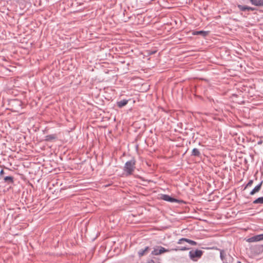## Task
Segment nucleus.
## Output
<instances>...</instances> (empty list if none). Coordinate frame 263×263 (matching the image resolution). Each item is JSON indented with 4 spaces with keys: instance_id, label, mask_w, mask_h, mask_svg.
I'll return each instance as SVG.
<instances>
[{
    "instance_id": "1",
    "label": "nucleus",
    "mask_w": 263,
    "mask_h": 263,
    "mask_svg": "<svg viewBox=\"0 0 263 263\" xmlns=\"http://www.w3.org/2000/svg\"><path fill=\"white\" fill-rule=\"evenodd\" d=\"M11 170L5 167V170L2 169L0 171V180H3V182L8 185L12 184L14 183V177L9 175V172Z\"/></svg>"
},
{
    "instance_id": "2",
    "label": "nucleus",
    "mask_w": 263,
    "mask_h": 263,
    "mask_svg": "<svg viewBox=\"0 0 263 263\" xmlns=\"http://www.w3.org/2000/svg\"><path fill=\"white\" fill-rule=\"evenodd\" d=\"M136 159L133 157L125 163L123 170L126 176H129L133 174L136 168Z\"/></svg>"
},
{
    "instance_id": "3",
    "label": "nucleus",
    "mask_w": 263,
    "mask_h": 263,
    "mask_svg": "<svg viewBox=\"0 0 263 263\" xmlns=\"http://www.w3.org/2000/svg\"><path fill=\"white\" fill-rule=\"evenodd\" d=\"M203 254V251L200 250H191L189 252V255L190 259L194 261H197L198 259L200 258Z\"/></svg>"
},
{
    "instance_id": "4",
    "label": "nucleus",
    "mask_w": 263,
    "mask_h": 263,
    "mask_svg": "<svg viewBox=\"0 0 263 263\" xmlns=\"http://www.w3.org/2000/svg\"><path fill=\"white\" fill-rule=\"evenodd\" d=\"M168 252H170V250L166 249L161 246H158L154 248V250L151 252V255L157 256Z\"/></svg>"
},
{
    "instance_id": "5",
    "label": "nucleus",
    "mask_w": 263,
    "mask_h": 263,
    "mask_svg": "<svg viewBox=\"0 0 263 263\" xmlns=\"http://www.w3.org/2000/svg\"><path fill=\"white\" fill-rule=\"evenodd\" d=\"M263 240V234L255 235L247 239L248 242H257Z\"/></svg>"
},
{
    "instance_id": "6",
    "label": "nucleus",
    "mask_w": 263,
    "mask_h": 263,
    "mask_svg": "<svg viewBox=\"0 0 263 263\" xmlns=\"http://www.w3.org/2000/svg\"><path fill=\"white\" fill-rule=\"evenodd\" d=\"M237 7L239 9L240 11H254L256 10L255 8L251 7L250 6H248L247 5H237Z\"/></svg>"
},
{
    "instance_id": "7",
    "label": "nucleus",
    "mask_w": 263,
    "mask_h": 263,
    "mask_svg": "<svg viewBox=\"0 0 263 263\" xmlns=\"http://www.w3.org/2000/svg\"><path fill=\"white\" fill-rule=\"evenodd\" d=\"M161 199L170 202H177L178 201L177 199L173 198L166 194H162L161 196Z\"/></svg>"
},
{
    "instance_id": "8",
    "label": "nucleus",
    "mask_w": 263,
    "mask_h": 263,
    "mask_svg": "<svg viewBox=\"0 0 263 263\" xmlns=\"http://www.w3.org/2000/svg\"><path fill=\"white\" fill-rule=\"evenodd\" d=\"M183 241L186 242L192 246H196L197 245V242L185 238H182L180 239L178 241V243L181 244L183 243Z\"/></svg>"
},
{
    "instance_id": "9",
    "label": "nucleus",
    "mask_w": 263,
    "mask_h": 263,
    "mask_svg": "<svg viewBox=\"0 0 263 263\" xmlns=\"http://www.w3.org/2000/svg\"><path fill=\"white\" fill-rule=\"evenodd\" d=\"M252 251L255 254H260L262 252L263 246L262 245H256L251 248Z\"/></svg>"
},
{
    "instance_id": "10",
    "label": "nucleus",
    "mask_w": 263,
    "mask_h": 263,
    "mask_svg": "<svg viewBox=\"0 0 263 263\" xmlns=\"http://www.w3.org/2000/svg\"><path fill=\"white\" fill-rule=\"evenodd\" d=\"M263 181H261L257 185H256L250 193L251 195H253L256 193H258L261 189Z\"/></svg>"
},
{
    "instance_id": "11",
    "label": "nucleus",
    "mask_w": 263,
    "mask_h": 263,
    "mask_svg": "<svg viewBox=\"0 0 263 263\" xmlns=\"http://www.w3.org/2000/svg\"><path fill=\"white\" fill-rule=\"evenodd\" d=\"M217 250H218L220 251V258L221 260L223 261L222 263H227V260H226V253L224 250H221L219 249H216Z\"/></svg>"
},
{
    "instance_id": "12",
    "label": "nucleus",
    "mask_w": 263,
    "mask_h": 263,
    "mask_svg": "<svg viewBox=\"0 0 263 263\" xmlns=\"http://www.w3.org/2000/svg\"><path fill=\"white\" fill-rule=\"evenodd\" d=\"M251 3L255 6L262 7L263 0H249Z\"/></svg>"
},
{
    "instance_id": "13",
    "label": "nucleus",
    "mask_w": 263,
    "mask_h": 263,
    "mask_svg": "<svg viewBox=\"0 0 263 263\" xmlns=\"http://www.w3.org/2000/svg\"><path fill=\"white\" fill-rule=\"evenodd\" d=\"M128 100L123 99L117 102V105L119 108H122L128 103Z\"/></svg>"
},
{
    "instance_id": "14",
    "label": "nucleus",
    "mask_w": 263,
    "mask_h": 263,
    "mask_svg": "<svg viewBox=\"0 0 263 263\" xmlns=\"http://www.w3.org/2000/svg\"><path fill=\"white\" fill-rule=\"evenodd\" d=\"M57 138V136L56 134H51L45 136V141H51L53 140H55Z\"/></svg>"
},
{
    "instance_id": "15",
    "label": "nucleus",
    "mask_w": 263,
    "mask_h": 263,
    "mask_svg": "<svg viewBox=\"0 0 263 263\" xmlns=\"http://www.w3.org/2000/svg\"><path fill=\"white\" fill-rule=\"evenodd\" d=\"M149 250V247H146L144 249H140L138 252V256L140 257L144 255Z\"/></svg>"
},
{
    "instance_id": "16",
    "label": "nucleus",
    "mask_w": 263,
    "mask_h": 263,
    "mask_svg": "<svg viewBox=\"0 0 263 263\" xmlns=\"http://www.w3.org/2000/svg\"><path fill=\"white\" fill-rule=\"evenodd\" d=\"M193 35H201L202 36H206L208 34V31H194L193 33Z\"/></svg>"
},
{
    "instance_id": "17",
    "label": "nucleus",
    "mask_w": 263,
    "mask_h": 263,
    "mask_svg": "<svg viewBox=\"0 0 263 263\" xmlns=\"http://www.w3.org/2000/svg\"><path fill=\"white\" fill-rule=\"evenodd\" d=\"M192 156L200 157L201 156V153L198 148H194L192 152Z\"/></svg>"
},
{
    "instance_id": "18",
    "label": "nucleus",
    "mask_w": 263,
    "mask_h": 263,
    "mask_svg": "<svg viewBox=\"0 0 263 263\" xmlns=\"http://www.w3.org/2000/svg\"><path fill=\"white\" fill-rule=\"evenodd\" d=\"M254 204H263V197H260L253 201Z\"/></svg>"
},
{
    "instance_id": "19",
    "label": "nucleus",
    "mask_w": 263,
    "mask_h": 263,
    "mask_svg": "<svg viewBox=\"0 0 263 263\" xmlns=\"http://www.w3.org/2000/svg\"><path fill=\"white\" fill-rule=\"evenodd\" d=\"M253 183V181L252 180H250L248 182V183L245 185L243 190H246L247 188H248V187H250L251 186L252 184Z\"/></svg>"
},
{
    "instance_id": "20",
    "label": "nucleus",
    "mask_w": 263,
    "mask_h": 263,
    "mask_svg": "<svg viewBox=\"0 0 263 263\" xmlns=\"http://www.w3.org/2000/svg\"><path fill=\"white\" fill-rule=\"evenodd\" d=\"M190 248L186 247H181L179 248V251H185L189 250Z\"/></svg>"
},
{
    "instance_id": "21",
    "label": "nucleus",
    "mask_w": 263,
    "mask_h": 263,
    "mask_svg": "<svg viewBox=\"0 0 263 263\" xmlns=\"http://www.w3.org/2000/svg\"><path fill=\"white\" fill-rule=\"evenodd\" d=\"M179 248L180 247H178L177 248H174V249H172L170 251H179Z\"/></svg>"
},
{
    "instance_id": "22",
    "label": "nucleus",
    "mask_w": 263,
    "mask_h": 263,
    "mask_svg": "<svg viewBox=\"0 0 263 263\" xmlns=\"http://www.w3.org/2000/svg\"><path fill=\"white\" fill-rule=\"evenodd\" d=\"M156 52V51H152V52L150 53V54H154Z\"/></svg>"
},
{
    "instance_id": "23",
    "label": "nucleus",
    "mask_w": 263,
    "mask_h": 263,
    "mask_svg": "<svg viewBox=\"0 0 263 263\" xmlns=\"http://www.w3.org/2000/svg\"><path fill=\"white\" fill-rule=\"evenodd\" d=\"M237 263H241L240 261H237Z\"/></svg>"
}]
</instances>
